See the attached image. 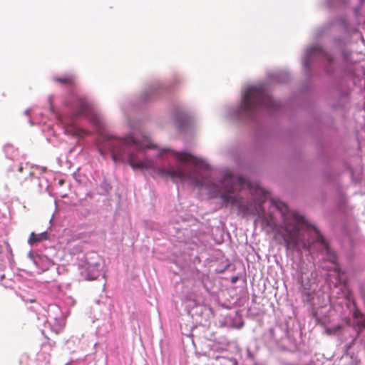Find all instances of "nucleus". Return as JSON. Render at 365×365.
Instances as JSON below:
<instances>
[{
	"label": "nucleus",
	"instance_id": "nucleus-1",
	"mask_svg": "<svg viewBox=\"0 0 365 365\" xmlns=\"http://www.w3.org/2000/svg\"><path fill=\"white\" fill-rule=\"evenodd\" d=\"M182 82V77L175 74L169 81L156 79L147 83L143 91L135 97L123 98L120 106L130 130L122 135L106 131L104 115L86 95L71 93L64 98L60 110L54 107L51 101L53 96H50L49 107L68 135L78 139L85 138L89 130L81 121L91 123L98 133L96 146L103 158H110L115 164H128L133 170H152L160 176L170 178L174 182L189 181L194 186L206 190L210 198L220 199L225 206H235L244 215H257L262 209L258 200H242L240 195L247 183L243 175L235 174L229 169L218 179L202 173L194 175L187 165L188 163L204 169H209L210 165L185 150L177 151L164 147L154 155L149 153L150 150L157 149L158 145L150 142L143 130L141 121L133 118L130 113L163 99Z\"/></svg>",
	"mask_w": 365,
	"mask_h": 365
},
{
	"label": "nucleus",
	"instance_id": "nucleus-2",
	"mask_svg": "<svg viewBox=\"0 0 365 365\" xmlns=\"http://www.w3.org/2000/svg\"><path fill=\"white\" fill-rule=\"evenodd\" d=\"M332 41L339 51L337 56H334L319 43H312L304 48L302 64L306 80L299 91L292 93L285 101L286 112L283 115L288 119H294L297 109L305 111L309 115L314 113L315 102L312 95V79L316 76L314 63L318 58L328 78L330 109L334 112L348 110L359 73L356 71L354 53L346 46V38L335 36Z\"/></svg>",
	"mask_w": 365,
	"mask_h": 365
},
{
	"label": "nucleus",
	"instance_id": "nucleus-3",
	"mask_svg": "<svg viewBox=\"0 0 365 365\" xmlns=\"http://www.w3.org/2000/svg\"><path fill=\"white\" fill-rule=\"evenodd\" d=\"M267 77L264 82L242 86L236 104L223 108L226 119L245 123L253 130L259 147L283 138L279 120L286 112L285 101L277 100L269 89L274 83L287 84L291 74L278 70L267 73Z\"/></svg>",
	"mask_w": 365,
	"mask_h": 365
},
{
	"label": "nucleus",
	"instance_id": "nucleus-4",
	"mask_svg": "<svg viewBox=\"0 0 365 365\" xmlns=\"http://www.w3.org/2000/svg\"><path fill=\"white\" fill-rule=\"evenodd\" d=\"M320 6L329 11L336 9L346 11L350 9L351 16L344 13L339 15L334 20L324 22L313 30L312 37L313 39L318 41L327 35L334 25L337 26L341 31V34H334L331 37L330 43L334 51L331 53L334 56H337L339 54L338 49L334 46L333 38L335 36L346 38V46L354 53L353 57L356 61V71H359V61L357 58V53L350 45L353 42L354 36H359L361 40L364 41L359 26L361 24V18L363 17V10L365 9V0H322Z\"/></svg>",
	"mask_w": 365,
	"mask_h": 365
},
{
	"label": "nucleus",
	"instance_id": "nucleus-5",
	"mask_svg": "<svg viewBox=\"0 0 365 365\" xmlns=\"http://www.w3.org/2000/svg\"><path fill=\"white\" fill-rule=\"evenodd\" d=\"M344 173V170L334 171L329 168H327L322 170V177L326 184L330 185L334 187V210L336 213L343 219L341 232L344 237L347 238L349 246V250L346 253V258L349 262H351L355 257L354 250L355 242L346 222L348 217L349 203L347 195L344 190L343 184L341 180V176Z\"/></svg>",
	"mask_w": 365,
	"mask_h": 365
},
{
	"label": "nucleus",
	"instance_id": "nucleus-6",
	"mask_svg": "<svg viewBox=\"0 0 365 365\" xmlns=\"http://www.w3.org/2000/svg\"><path fill=\"white\" fill-rule=\"evenodd\" d=\"M272 205L279 212L284 224H279L273 219L264 217L262 220V225L268 227L276 236L282 238L285 248L294 250L297 247V243L300 235H295L294 230L290 228V220L297 222H301L304 216L296 211H292L289 206L279 200H273Z\"/></svg>",
	"mask_w": 365,
	"mask_h": 365
},
{
	"label": "nucleus",
	"instance_id": "nucleus-7",
	"mask_svg": "<svg viewBox=\"0 0 365 365\" xmlns=\"http://www.w3.org/2000/svg\"><path fill=\"white\" fill-rule=\"evenodd\" d=\"M4 151L6 157L12 161V163L9 165L6 169V177L9 180L6 185V187L9 185L14 187L23 186L29 179L36 180L41 189L44 186H48L45 178L38 176L36 172V170H39L38 166L34 167L29 163L20 162L16 159L19 152L11 144H6L4 147Z\"/></svg>",
	"mask_w": 365,
	"mask_h": 365
},
{
	"label": "nucleus",
	"instance_id": "nucleus-8",
	"mask_svg": "<svg viewBox=\"0 0 365 365\" xmlns=\"http://www.w3.org/2000/svg\"><path fill=\"white\" fill-rule=\"evenodd\" d=\"M302 250H307L311 253H320L322 259L330 263L331 269L337 273L341 272L336 252L331 248L328 240L319 230H316L307 238L304 235L300 236L297 243V247L294 250L299 252Z\"/></svg>",
	"mask_w": 365,
	"mask_h": 365
},
{
	"label": "nucleus",
	"instance_id": "nucleus-9",
	"mask_svg": "<svg viewBox=\"0 0 365 365\" xmlns=\"http://www.w3.org/2000/svg\"><path fill=\"white\" fill-rule=\"evenodd\" d=\"M169 110L177 130L185 136L192 135L195 132L196 123L194 111L178 100L170 103Z\"/></svg>",
	"mask_w": 365,
	"mask_h": 365
},
{
	"label": "nucleus",
	"instance_id": "nucleus-10",
	"mask_svg": "<svg viewBox=\"0 0 365 365\" xmlns=\"http://www.w3.org/2000/svg\"><path fill=\"white\" fill-rule=\"evenodd\" d=\"M364 329L365 314L356 309L352 312L351 325L344 329L341 336V341L346 342L344 348L346 354L356 344H359L360 339L365 336V334L362 335Z\"/></svg>",
	"mask_w": 365,
	"mask_h": 365
},
{
	"label": "nucleus",
	"instance_id": "nucleus-11",
	"mask_svg": "<svg viewBox=\"0 0 365 365\" xmlns=\"http://www.w3.org/2000/svg\"><path fill=\"white\" fill-rule=\"evenodd\" d=\"M81 277L87 281L98 279L99 277L103 280V286L106 287V273L103 271V264L101 258L96 253H88L85 256V262L80 265Z\"/></svg>",
	"mask_w": 365,
	"mask_h": 365
},
{
	"label": "nucleus",
	"instance_id": "nucleus-12",
	"mask_svg": "<svg viewBox=\"0 0 365 365\" xmlns=\"http://www.w3.org/2000/svg\"><path fill=\"white\" fill-rule=\"evenodd\" d=\"M309 116L312 118V122H309L307 124V128L309 133L312 137L316 138H321L322 137V126H324L326 128L332 131L337 130L334 118L331 115L325 114L324 120H323L322 116L319 114L316 113L314 108L313 115Z\"/></svg>",
	"mask_w": 365,
	"mask_h": 365
},
{
	"label": "nucleus",
	"instance_id": "nucleus-13",
	"mask_svg": "<svg viewBox=\"0 0 365 365\" xmlns=\"http://www.w3.org/2000/svg\"><path fill=\"white\" fill-rule=\"evenodd\" d=\"M45 312H46L45 324H48L53 331L58 333L64 324L60 307L55 304H51Z\"/></svg>",
	"mask_w": 365,
	"mask_h": 365
},
{
	"label": "nucleus",
	"instance_id": "nucleus-14",
	"mask_svg": "<svg viewBox=\"0 0 365 365\" xmlns=\"http://www.w3.org/2000/svg\"><path fill=\"white\" fill-rule=\"evenodd\" d=\"M317 285L312 283L310 280L307 279L306 282L302 279L300 292L302 294V301L309 305L310 307L314 306V296L317 289Z\"/></svg>",
	"mask_w": 365,
	"mask_h": 365
},
{
	"label": "nucleus",
	"instance_id": "nucleus-15",
	"mask_svg": "<svg viewBox=\"0 0 365 365\" xmlns=\"http://www.w3.org/2000/svg\"><path fill=\"white\" fill-rule=\"evenodd\" d=\"M28 257L36 267L42 272L48 270L51 266L54 265L53 262L48 257L35 253L31 250L28 253Z\"/></svg>",
	"mask_w": 365,
	"mask_h": 365
},
{
	"label": "nucleus",
	"instance_id": "nucleus-16",
	"mask_svg": "<svg viewBox=\"0 0 365 365\" xmlns=\"http://www.w3.org/2000/svg\"><path fill=\"white\" fill-rule=\"evenodd\" d=\"M270 337L277 343L279 344L284 339H289V331L287 325H276L269 329Z\"/></svg>",
	"mask_w": 365,
	"mask_h": 365
},
{
	"label": "nucleus",
	"instance_id": "nucleus-17",
	"mask_svg": "<svg viewBox=\"0 0 365 365\" xmlns=\"http://www.w3.org/2000/svg\"><path fill=\"white\" fill-rule=\"evenodd\" d=\"M49 230H51L50 227L47 230L43 231L41 233H36L34 232H31L28 239V244L30 246L33 247L41 242L51 240L52 235L49 232Z\"/></svg>",
	"mask_w": 365,
	"mask_h": 365
},
{
	"label": "nucleus",
	"instance_id": "nucleus-18",
	"mask_svg": "<svg viewBox=\"0 0 365 365\" xmlns=\"http://www.w3.org/2000/svg\"><path fill=\"white\" fill-rule=\"evenodd\" d=\"M226 323L232 328L241 329L244 326V320L240 311L230 312L225 318Z\"/></svg>",
	"mask_w": 365,
	"mask_h": 365
},
{
	"label": "nucleus",
	"instance_id": "nucleus-19",
	"mask_svg": "<svg viewBox=\"0 0 365 365\" xmlns=\"http://www.w3.org/2000/svg\"><path fill=\"white\" fill-rule=\"evenodd\" d=\"M197 245L195 244H187L185 245V247L183 250V253L185 255H188L189 261L192 262L193 264L200 263V259L197 255L198 252L196 249Z\"/></svg>",
	"mask_w": 365,
	"mask_h": 365
},
{
	"label": "nucleus",
	"instance_id": "nucleus-20",
	"mask_svg": "<svg viewBox=\"0 0 365 365\" xmlns=\"http://www.w3.org/2000/svg\"><path fill=\"white\" fill-rule=\"evenodd\" d=\"M96 318V321L102 322V325L106 327V331H108L110 329V316L109 309L108 307L104 306V312L101 314V316L97 317L96 315L94 316Z\"/></svg>",
	"mask_w": 365,
	"mask_h": 365
},
{
	"label": "nucleus",
	"instance_id": "nucleus-21",
	"mask_svg": "<svg viewBox=\"0 0 365 365\" xmlns=\"http://www.w3.org/2000/svg\"><path fill=\"white\" fill-rule=\"evenodd\" d=\"M340 161L344 168V170L349 173L351 182L355 184L359 182L360 180L355 176V170L351 163L346 159H341Z\"/></svg>",
	"mask_w": 365,
	"mask_h": 365
},
{
	"label": "nucleus",
	"instance_id": "nucleus-22",
	"mask_svg": "<svg viewBox=\"0 0 365 365\" xmlns=\"http://www.w3.org/2000/svg\"><path fill=\"white\" fill-rule=\"evenodd\" d=\"M75 75L73 73L66 74L64 76H53V81L61 85L71 86L73 83Z\"/></svg>",
	"mask_w": 365,
	"mask_h": 365
},
{
	"label": "nucleus",
	"instance_id": "nucleus-23",
	"mask_svg": "<svg viewBox=\"0 0 365 365\" xmlns=\"http://www.w3.org/2000/svg\"><path fill=\"white\" fill-rule=\"evenodd\" d=\"M197 277L199 282H200L204 289L207 292H210L212 288V282L210 279L209 275L204 273L197 272Z\"/></svg>",
	"mask_w": 365,
	"mask_h": 365
},
{
	"label": "nucleus",
	"instance_id": "nucleus-24",
	"mask_svg": "<svg viewBox=\"0 0 365 365\" xmlns=\"http://www.w3.org/2000/svg\"><path fill=\"white\" fill-rule=\"evenodd\" d=\"M227 152L237 165H241L242 155L239 148L237 146H232L230 148Z\"/></svg>",
	"mask_w": 365,
	"mask_h": 365
},
{
	"label": "nucleus",
	"instance_id": "nucleus-25",
	"mask_svg": "<svg viewBox=\"0 0 365 365\" xmlns=\"http://www.w3.org/2000/svg\"><path fill=\"white\" fill-rule=\"evenodd\" d=\"M112 190V185L104 177L98 186V194L101 195H108Z\"/></svg>",
	"mask_w": 365,
	"mask_h": 365
},
{
	"label": "nucleus",
	"instance_id": "nucleus-26",
	"mask_svg": "<svg viewBox=\"0 0 365 365\" xmlns=\"http://www.w3.org/2000/svg\"><path fill=\"white\" fill-rule=\"evenodd\" d=\"M297 131L296 130H287L285 135L288 138L294 139L297 135Z\"/></svg>",
	"mask_w": 365,
	"mask_h": 365
},
{
	"label": "nucleus",
	"instance_id": "nucleus-27",
	"mask_svg": "<svg viewBox=\"0 0 365 365\" xmlns=\"http://www.w3.org/2000/svg\"><path fill=\"white\" fill-rule=\"evenodd\" d=\"M247 357L251 360L254 359V354L250 350H247Z\"/></svg>",
	"mask_w": 365,
	"mask_h": 365
},
{
	"label": "nucleus",
	"instance_id": "nucleus-28",
	"mask_svg": "<svg viewBox=\"0 0 365 365\" xmlns=\"http://www.w3.org/2000/svg\"><path fill=\"white\" fill-rule=\"evenodd\" d=\"M229 364L230 365H237V361L236 359H230Z\"/></svg>",
	"mask_w": 365,
	"mask_h": 365
},
{
	"label": "nucleus",
	"instance_id": "nucleus-29",
	"mask_svg": "<svg viewBox=\"0 0 365 365\" xmlns=\"http://www.w3.org/2000/svg\"><path fill=\"white\" fill-rule=\"evenodd\" d=\"M23 300L25 301V302H35V299H25L24 297H23Z\"/></svg>",
	"mask_w": 365,
	"mask_h": 365
},
{
	"label": "nucleus",
	"instance_id": "nucleus-30",
	"mask_svg": "<svg viewBox=\"0 0 365 365\" xmlns=\"http://www.w3.org/2000/svg\"><path fill=\"white\" fill-rule=\"evenodd\" d=\"M31 112V109H27L24 111L25 115H29Z\"/></svg>",
	"mask_w": 365,
	"mask_h": 365
},
{
	"label": "nucleus",
	"instance_id": "nucleus-31",
	"mask_svg": "<svg viewBox=\"0 0 365 365\" xmlns=\"http://www.w3.org/2000/svg\"><path fill=\"white\" fill-rule=\"evenodd\" d=\"M46 168H41V170L39 171V174H41L43 172L46 171Z\"/></svg>",
	"mask_w": 365,
	"mask_h": 365
},
{
	"label": "nucleus",
	"instance_id": "nucleus-32",
	"mask_svg": "<svg viewBox=\"0 0 365 365\" xmlns=\"http://www.w3.org/2000/svg\"><path fill=\"white\" fill-rule=\"evenodd\" d=\"M29 123H30L31 125H34V122L32 121V120H31V118L29 120Z\"/></svg>",
	"mask_w": 365,
	"mask_h": 365
},
{
	"label": "nucleus",
	"instance_id": "nucleus-33",
	"mask_svg": "<svg viewBox=\"0 0 365 365\" xmlns=\"http://www.w3.org/2000/svg\"><path fill=\"white\" fill-rule=\"evenodd\" d=\"M294 349H297V345L294 344Z\"/></svg>",
	"mask_w": 365,
	"mask_h": 365
}]
</instances>
